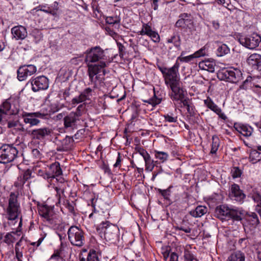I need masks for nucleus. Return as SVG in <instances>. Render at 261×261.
Listing matches in <instances>:
<instances>
[{
  "mask_svg": "<svg viewBox=\"0 0 261 261\" xmlns=\"http://www.w3.org/2000/svg\"><path fill=\"white\" fill-rule=\"evenodd\" d=\"M231 174L233 178H238L242 174V170L237 167H234L231 169Z\"/></svg>",
  "mask_w": 261,
  "mask_h": 261,
  "instance_id": "6e6d98bb",
  "label": "nucleus"
},
{
  "mask_svg": "<svg viewBox=\"0 0 261 261\" xmlns=\"http://www.w3.org/2000/svg\"><path fill=\"white\" fill-rule=\"evenodd\" d=\"M234 127L239 133H240L245 137L250 136L253 132V128L247 124H235Z\"/></svg>",
  "mask_w": 261,
  "mask_h": 261,
  "instance_id": "4be33fe9",
  "label": "nucleus"
},
{
  "mask_svg": "<svg viewBox=\"0 0 261 261\" xmlns=\"http://www.w3.org/2000/svg\"><path fill=\"white\" fill-rule=\"evenodd\" d=\"M67 233L68 239L72 245L81 247L85 244L84 233L79 227L71 226Z\"/></svg>",
  "mask_w": 261,
  "mask_h": 261,
  "instance_id": "20e7f679",
  "label": "nucleus"
},
{
  "mask_svg": "<svg viewBox=\"0 0 261 261\" xmlns=\"http://www.w3.org/2000/svg\"><path fill=\"white\" fill-rule=\"evenodd\" d=\"M18 122H19L18 121H9L7 123L8 127L9 128H14L15 129L17 126Z\"/></svg>",
  "mask_w": 261,
  "mask_h": 261,
  "instance_id": "e2e57ef3",
  "label": "nucleus"
},
{
  "mask_svg": "<svg viewBox=\"0 0 261 261\" xmlns=\"http://www.w3.org/2000/svg\"><path fill=\"white\" fill-rule=\"evenodd\" d=\"M30 84L32 86V90L35 92L46 90L49 86L48 79L43 75L31 79L28 82L27 85Z\"/></svg>",
  "mask_w": 261,
  "mask_h": 261,
  "instance_id": "9b49d317",
  "label": "nucleus"
},
{
  "mask_svg": "<svg viewBox=\"0 0 261 261\" xmlns=\"http://www.w3.org/2000/svg\"><path fill=\"white\" fill-rule=\"evenodd\" d=\"M53 130L48 127L30 129L29 136L35 140H42L46 137L50 136Z\"/></svg>",
  "mask_w": 261,
  "mask_h": 261,
  "instance_id": "2eb2a0df",
  "label": "nucleus"
},
{
  "mask_svg": "<svg viewBox=\"0 0 261 261\" xmlns=\"http://www.w3.org/2000/svg\"><path fill=\"white\" fill-rule=\"evenodd\" d=\"M104 29L106 32V34L111 36L113 39L116 40L119 35L116 32L114 27L111 25H106L104 27Z\"/></svg>",
  "mask_w": 261,
  "mask_h": 261,
  "instance_id": "4c0bfd02",
  "label": "nucleus"
},
{
  "mask_svg": "<svg viewBox=\"0 0 261 261\" xmlns=\"http://www.w3.org/2000/svg\"><path fill=\"white\" fill-rule=\"evenodd\" d=\"M15 129L18 131L29 135L30 129L28 127L25 128L23 124L19 122H18L17 126L15 128Z\"/></svg>",
  "mask_w": 261,
  "mask_h": 261,
  "instance_id": "13d9d810",
  "label": "nucleus"
},
{
  "mask_svg": "<svg viewBox=\"0 0 261 261\" xmlns=\"http://www.w3.org/2000/svg\"><path fill=\"white\" fill-rule=\"evenodd\" d=\"M15 233L13 232H8L4 237V242L8 245L13 244L15 241V237H14Z\"/></svg>",
  "mask_w": 261,
  "mask_h": 261,
  "instance_id": "c03bdc74",
  "label": "nucleus"
},
{
  "mask_svg": "<svg viewBox=\"0 0 261 261\" xmlns=\"http://www.w3.org/2000/svg\"><path fill=\"white\" fill-rule=\"evenodd\" d=\"M178 256L175 253H172L170 256V261H178Z\"/></svg>",
  "mask_w": 261,
  "mask_h": 261,
  "instance_id": "774afa93",
  "label": "nucleus"
},
{
  "mask_svg": "<svg viewBox=\"0 0 261 261\" xmlns=\"http://www.w3.org/2000/svg\"><path fill=\"white\" fill-rule=\"evenodd\" d=\"M219 146L220 140L219 138L216 136H213L211 153L212 154L216 153Z\"/></svg>",
  "mask_w": 261,
  "mask_h": 261,
  "instance_id": "58836bf2",
  "label": "nucleus"
},
{
  "mask_svg": "<svg viewBox=\"0 0 261 261\" xmlns=\"http://www.w3.org/2000/svg\"><path fill=\"white\" fill-rule=\"evenodd\" d=\"M207 212V208L206 206L199 205L195 210H192L189 212L190 215L195 218L201 217Z\"/></svg>",
  "mask_w": 261,
  "mask_h": 261,
  "instance_id": "c85d7f7f",
  "label": "nucleus"
},
{
  "mask_svg": "<svg viewBox=\"0 0 261 261\" xmlns=\"http://www.w3.org/2000/svg\"><path fill=\"white\" fill-rule=\"evenodd\" d=\"M62 174V171L60 167V163L58 162L48 166V170H46L42 176L44 179H47L49 182H51L53 179H58L56 177H58Z\"/></svg>",
  "mask_w": 261,
  "mask_h": 261,
  "instance_id": "9d476101",
  "label": "nucleus"
},
{
  "mask_svg": "<svg viewBox=\"0 0 261 261\" xmlns=\"http://www.w3.org/2000/svg\"><path fill=\"white\" fill-rule=\"evenodd\" d=\"M146 170L151 171L154 167V161L151 159V156L144 160Z\"/></svg>",
  "mask_w": 261,
  "mask_h": 261,
  "instance_id": "3c124183",
  "label": "nucleus"
},
{
  "mask_svg": "<svg viewBox=\"0 0 261 261\" xmlns=\"http://www.w3.org/2000/svg\"><path fill=\"white\" fill-rule=\"evenodd\" d=\"M30 36L32 38L33 42L37 44L43 38V34L41 31L38 29H33L30 34Z\"/></svg>",
  "mask_w": 261,
  "mask_h": 261,
  "instance_id": "7c9ffc66",
  "label": "nucleus"
},
{
  "mask_svg": "<svg viewBox=\"0 0 261 261\" xmlns=\"http://www.w3.org/2000/svg\"><path fill=\"white\" fill-rule=\"evenodd\" d=\"M249 159L251 162L255 164L261 160V153L255 149L251 150Z\"/></svg>",
  "mask_w": 261,
  "mask_h": 261,
  "instance_id": "72a5a7b5",
  "label": "nucleus"
},
{
  "mask_svg": "<svg viewBox=\"0 0 261 261\" xmlns=\"http://www.w3.org/2000/svg\"><path fill=\"white\" fill-rule=\"evenodd\" d=\"M161 101V98H158L156 96L155 91L154 90L153 97L147 100H145L144 102L151 105L152 107H155L156 105L160 104Z\"/></svg>",
  "mask_w": 261,
  "mask_h": 261,
  "instance_id": "a18cd8bd",
  "label": "nucleus"
},
{
  "mask_svg": "<svg viewBox=\"0 0 261 261\" xmlns=\"http://www.w3.org/2000/svg\"><path fill=\"white\" fill-rule=\"evenodd\" d=\"M18 150L12 145L5 144L0 148V163H10L17 157Z\"/></svg>",
  "mask_w": 261,
  "mask_h": 261,
  "instance_id": "39448f33",
  "label": "nucleus"
},
{
  "mask_svg": "<svg viewBox=\"0 0 261 261\" xmlns=\"http://www.w3.org/2000/svg\"><path fill=\"white\" fill-rule=\"evenodd\" d=\"M252 198L254 201L257 203L256 206L261 205V196L258 193H255L253 195Z\"/></svg>",
  "mask_w": 261,
  "mask_h": 261,
  "instance_id": "680f3d73",
  "label": "nucleus"
},
{
  "mask_svg": "<svg viewBox=\"0 0 261 261\" xmlns=\"http://www.w3.org/2000/svg\"><path fill=\"white\" fill-rule=\"evenodd\" d=\"M38 8H39L38 10L47 13H49L53 15L56 14V11L55 9L47 7L45 5H40Z\"/></svg>",
  "mask_w": 261,
  "mask_h": 261,
  "instance_id": "603ef678",
  "label": "nucleus"
},
{
  "mask_svg": "<svg viewBox=\"0 0 261 261\" xmlns=\"http://www.w3.org/2000/svg\"><path fill=\"white\" fill-rule=\"evenodd\" d=\"M37 71L36 67L32 64L24 65L19 67L17 70V78L19 81H23L29 76L34 74Z\"/></svg>",
  "mask_w": 261,
  "mask_h": 261,
  "instance_id": "4468645a",
  "label": "nucleus"
},
{
  "mask_svg": "<svg viewBox=\"0 0 261 261\" xmlns=\"http://www.w3.org/2000/svg\"><path fill=\"white\" fill-rule=\"evenodd\" d=\"M229 196L232 200L242 203L246 197V195L240 189L239 185L233 184L231 185Z\"/></svg>",
  "mask_w": 261,
  "mask_h": 261,
  "instance_id": "f3484780",
  "label": "nucleus"
},
{
  "mask_svg": "<svg viewBox=\"0 0 261 261\" xmlns=\"http://www.w3.org/2000/svg\"><path fill=\"white\" fill-rule=\"evenodd\" d=\"M99 227L105 230L104 236L107 241H113L117 237V228L115 225H112L109 222H102L99 225Z\"/></svg>",
  "mask_w": 261,
  "mask_h": 261,
  "instance_id": "ddd939ff",
  "label": "nucleus"
},
{
  "mask_svg": "<svg viewBox=\"0 0 261 261\" xmlns=\"http://www.w3.org/2000/svg\"><path fill=\"white\" fill-rule=\"evenodd\" d=\"M185 55L184 51H182L181 55L178 57L177 60L182 62H189L196 58L194 54L188 56H184Z\"/></svg>",
  "mask_w": 261,
  "mask_h": 261,
  "instance_id": "09e8293b",
  "label": "nucleus"
},
{
  "mask_svg": "<svg viewBox=\"0 0 261 261\" xmlns=\"http://www.w3.org/2000/svg\"><path fill=\"white\" fill-rule=\"evenodd\" d=\"M105 21L108 24L114 27L116 30L120 28V18L117 15L107 16Z\"/></svg>",
  "mask_w": 261,
  "mask_h": 261,
  "instance_id": "a878e982",
  "label": "nucleus"
},
{
  "mask_svg": "<svg viewBox=\"0 0 261 261\" xmlns=\"http://www.w3.org/2000/svg\"><path fill=\"white\" fill-rule=\"evenodd\" d=\"M121 162V158L120 156V153L119 152H118L116 162L115 164L114 165V167H118L120 166Z\"/></svg>",
  "mask_w": 261,
  "mask_h": 261,
  "instance_id": "338daca9",
  "label": "nucleus"
},
{
  "mask_svg": "<svg viewBox=\"0 0 261 261\" xmlns=\"http://www.w3.org/2000/svg\"><path fill=\"white\" fill-rule=\"evenodd\" d=\"M86 105L84 103L80 105L76 109L75 111L71 112L74 116H75L79 119H81V117L83 115L85 111Z\"/></svg>",
  "mask_w": 261,
  "mask_h": 261,
  "instance_id": "ea45409f",
  "label": "nucleus"
},
{
  "mask_svg": "<svg viewBox=\"0 0 261 261\" xmlns=\"http://www.w3.org/2000/svg\"><path fill=\"white\" fill-rule=\"evenodd\" d=\"M19 111V107L18 105L14 103V100L9 98L4 101L0 106V118L1 122L4 121L5 115H16Z\"/></svg>",
  "mask_w": 261,
  "mask_h": 261,
  "instance_id": "423d86ee",
  "label": "nucleus"
},
{
  "mask_svg": "<svg viewBox=\"0 0 261 261\" xmlns=\"http://www.w3.org/2000/svg\"><path fill=\"white\" fill-rule=\"evenodd\" d=\"M184 261H198L193 253L188 249H185L184 252Z\"/></svg>",
  "mask_w": 261,
  "mask_h": 261,
  "instance_id": "49530a36",
  "label": "nucleus"
},
{
  "mask_svg": "<svg viewBox=\"0 0 261 261\" xmlns=\"http://www.w3.org/2000/svg\"><path fill=\"white\" fill-rule=\"evenodd\" d=\"M171 90L169 95L173 101L182 100L184 98L185 92L180 87V83L168 86Z\"/></svg>",
  "mask_w": 261,
  "mask_h": 261,
  "instance_id": "dca6fc26",
  "label": "nucleus"
},
{
  "mask_svg": "<svg viewBox=\"0 0 261 261\" xmlns=\"http://www.w3.org/2000/svg\"><path fill=\"white\" fill-rule=\"evenodd\" d=\"M153 31L152 30L151 27L147 23H143L141 30L139 32L140 35H147L149 36Z\"/></svg>",
  "mask_w": 261,
  "mask_h": 261,
  "instance_id": "79ce46f5",
  "label": "nucleus"
},
{
  "mask_svg": "<svg viewBox=\"0 0 261 261\" xmlns=\"http://www.w3.org/2000/svg\"><path fill=\"white\" fill-rule=\"evenodd\" d=\"M72 142L73 139L69 137L66 136L62 141L60 150L67 151L70 149L72 147Z\"/></svg>",
  "mask_w": 261,
  "mask_h": 261,
  "instance_id": "2f4dec72",
  "label": "nucleus"
},
{
  "mask_svg": "<svg viewBox=\"0 0 261 261\" xmlns=\"http://www.w3.org/2000/svg\"><path fill=\"white\" fill-rule=\"evenodd\" d=\"M164 117L166 122L174 123L176 122L177 121V116L172 113L164 115Z\"/></svg>",
  "mask_w": 261,
  "mask_h": 261,
  "instance_id": "864d4df0",
  "label": "nucleus"
},
{
  "mask_svg": "<svg viewBox=\"0 0 261 261\" xmlns=\"http://www.w3.org/2000/svg\"><path fill=\"white\" fill-rule=\"evenodd\" d=\"M12 39L16 40H24L28 36L27 29L21 25L13 27L11 30Z\"/></svg>",
  "mask_w": 261,
  "mask_h": 261,
  "instance_id": "a211bd4d",
  "label": "nucleus"
},
{
  "mask_svg": "<svg viewBox=\"0 0 261 261\" xmlns=\"http://www.w3.org/2000/svg\"><path fill=\"white\" fill-rule=\"evenodd\" d=\"M218 77L221 81H225L232 83H238L243 79L242 71L233 67L223 68L219 71Z\"/></svg>",
  "mask_w": 261,
  "mask_h": 261,
  "instance_id": "f03ea898",
  "label": "nucleus"
},
{
  "mask_svg": "<svg viewBox=\"0 0 261 261\" xmlns=\"http://www.w3.org/2000/svg\"><path fill=\"white\" fill-rule=\"evenodd\" d=\"M45 114L40 112H23L22 114V118L23 122L29 124V127L38 126L40 123V119H44Z\"/></svg>",
  "mask_w": 261,
  "mask_h": 261,
  "instance_id": "0eeeda50",
  "label": "nucleus"
},
{
  "mask_svg": "<svg viewBox=\"0 0 261 261\" xmlns=\"http://www.w3.org/2000/svg\"><path fill=\"white\" fill-rule=\"evenodd\" d=\"M248 63L254 68L261 70V55L258 54H251L247 59Z\"/></svg>",
  "mask_w": 261,
  "mask_h": 261,
  "instance_id": "412c9836",
  "label": "nucleus"
},
{
  "mask_svg": "<svg viewBox=\"0 0 261 261\" xmlns=\"http://www.w3.org/2000/svg\"><path fill=\"white\" fill-rule=\"evenodd\" d=\"M248 220L250 222V224L254 226H256L259 223V219L255 213H252L251 215L248 217Z\"/></svg>",
  "mask_w": 261,
  "mask_h": 261,
  "instance_id": "8fccbe9b",
  "label": "nucleus"
},
{
  "mask_svg": "<svg viewBox=\"0 0 261 261\" xmlns=\"http://www.w3.org/2000/svg\"><path fill=\"white\" fill-rule=\"evenodd\" d=\"M31 171L30 170H25L19 175L17 181L15 182V186L17 187L23 186L25 182L31 178Z\"/></svg>",
  "mask_w": 261,
  "mask_h": 261,
  "instance_id": "b1692460",
  "label": "nucleus"
},
{
  "mask_svg": "<svg viewBox=\"0 0 261 261\" xmlns=\"http://www.w3.org/2000/svg\"><path fill=\"white\" fill-rule=\"evenodd\" d=\"M230 208L227 206L222 205L217 209V214L218 217L222 220H227L229 217V212Z\"/></svg>",
  "mask_w": 261,
  "mask_h": 261,
  "instance_id": "393cba45",
  "label": "nucleus"
},
{
  "mask_svg": "<svg viewBox=\"0 0 261 261\" xmlns=\"http://www.w3.org/2000/svg\"><path fill=\"white\" fill-rule=\"evenodd\" d=\"M172 186H170L166 190H162L161 189H158V192L165 199L169 200V197L171 194V189Z\"/></svg>",
  "mask_w": 261,
  "mask_h": 261,
  "instance_id": "de8ad7c7",
  "label": "nucleus"
},
{
  "mask_svg": "<svg viewBox=\"0 0 261 261\" xmlns=\"http://www.w3.org/2000/svg\"><path fill=\"white\" fill-rule=\"evenodd\" d=\"M179 67V64L176 61L172 67L168 68V71L164 77L167 86L180 83L178 73Z\"/></svg>",
  "mask_w": 261,
  "mask_h": 261,
  "instance_id": "1a4fd4ad",
  "label": "nucleus"
},
{
  "mask_svg": "<svg viewBox=\"0 0 261 261\" xmlns=\"http://www.w3.org/2000/svg\"><path fill=\"white\" fill-rule=\"evenodd\" d=\"M33 155L36 158H40L41 156V153L40 151L38 149H33L32 150Z\"/></svg>",
  "mask_w": 261,
  "mask_h": 261,
  "instance_id": "69168bd1",
  "label": "nucleus"
},
{
  "mask_svg": "<svg viewBox=\"0 0 261 261\" xmlns=\"http://www.w3.org/2000/svg\"><path fill=\"white\" fill-rule=\"evenodd\" d=\"M148 36L150 37L154 42L157 43L160 40V37L159 34L154 31Z\"/></svg>",
  "mask_w": 261,
  "mask_h": 261,
  "instance_id": "bf43d9fd",
  "label": "nucleus"
},
{
  "mask_svg": "<svg viewBox=\"0 0 261 261\" xmlns=\"http://www.w3.org/2000/svg\"><path fill=\"white\" fill-rule=\"evenodd\" d=\"M52 259H54L57 261H61L62 259V258L60 256V253L59 252L53 254L49 260H51Z\"/></svg>",
  "mask_w": 261,
  "mask_h": 261,
  "instance_id": "0e129e2a",
  "label": "nucleus"
},
{
  "mask_svg": "<svg viewBox=\"0 0 261 261\" xmlns=\"http://www.w3.org/2000/svg\"><path fill=\"white\" fill-rule=\"evenodd\" d=\"M38 212L40 216L49 224L53 225L56 223L55 220L56 215L54 211L53 207L47 205H42L39 206Z\"/></svg>",
  "mask_w": 261,
  "mask_h": 261,
  "instance_id": "f8f14e48",
  "label": "nucleus"
},
{
  "mask_svg": "<svg viewBox=\"0 0 261 261\" xmlns=\"http://www.w3.org/2000/svg\"><path fill=\"white\" fill-rule=\"evenodd\" d=\"M54 188L57 192L56 197L58 198V202L60 203L61 194H63L64 193L66 188V184L64 182H61V183L54 187Z\"/></svg>",
  "mask_w": 261,
  "mask_h": 261,
  "instance_id": "f704fd0d",
  "label": "nucleus"
},
{
  "mask_svg": "<svg viewBox=\"0 0 261 261\" xmlns=\"http://www.w3.org/2000/svg\"><path fill=\"white\" fill-rule=\"evenodd\" d=\"M207 50L205 46L202 47L198 50L196 51L194 53V56L195 58H199L201 57H203L206 55Z\"/></svg>",
  "mask_w": 261,
  "mask_h": 261,
  "instance_id": "4d7b16f0",
  "label": "nucleus"
},
{
  "mask_svg": "<svg viewBox=\"0 0 261 261\" xmlns=\"http://www.w3.org/2000/svg\"><path fill=\"white\" fill-rule=\"evenodd\" d=\"M181 38L179 34L174 33L170 38L167 39V43H172L178 49H181Z\"/></svg>",
  "mask_w": 261,
  "mask_h": 261,
  "instance_id": "cd10ccee",
  "label": "nucleus"
},
{
  "mask_svg": "<svg viewBox=\"0 0 261 261\" xmlns=\"http://www.w3.org/2000/svg\"><path fill=\"white\" fill-rule=\"evenodd\" d=\"M227 261H245V255L240 251H236L228 257Z\"/></svg>",
  "mask_w": 261,
  "mask_h": 261,
  "instance_id": "c756f323",
  "label": "nucleus"
},
{
  "mask_svg": "<svg viewBox=\"0 0 261 261\" xmlns=\"http://www.w3.org/2000/svg\"><path fill=\"white\" fill-rule=\"evenodd\" d=\"M154 156L163 163L166 161L169 157V155L167 152L157 150L154 151Z\"/></svg>",
  "mask_w": 261,
  "mask_h": 261,
  "instance_id": "a19ab883",
  "label": "nucleus"
},
{
  "mask_svg": "<svg viewBox=\"0 0 261 261\" xmlns=\"http://www.w3.org/2000/svg\"><path fill=\"white\" fill-rule=\"evenodd\" d=\"M188 14L184 13L180 16L179 19L175 23V26L177 28H185L188 24L186 23L188 20L186 18L188 17Z\"/></svg>",
  "mask_w": 261,
  "mask_h": 261,
  "instance_id": "e433bc0d",
  "label": "nucleus"
},
{
  "mask_svg": "<svg viewBox=\"0 0 261 261\" xmlns=\"http://www.w3.org/2000/svg\"><path fill=\"white\" fill-rule=\"evenodd\" d=\"M204 103L207 108L214 112H220L219 107L214 103L210 97H207L206 99L204 100Z\"/></svg>",
  "mask_w": 261,
  "mask_h": 261,
  "instance_id": "473e14b6",
  "label": "nucleus"
},
{
  "mask_svg": "<svg viewBox=\"0 0 261 261\" xmlns=\"http://www.w3.org/2000/svg\"><path fill=\"white\" fill-rule=\"evenodd\" d=\"M135 150L137 153H138L143 157L144 161L150 156L147 151L144 148L140 146H136L135 148Z\"/></svg>",
  "mask_w": 261,
  "mask_h": 261,
  "instance_id": "37998d69",
  "label": "nucleus"
},
{
  "mask_svg": "<svg viewBox=\"0 0 261 261\" xmlns=\"http://www.w3.org/2000/svg\"><path fill=\"white\" fill-rule=\"evenodd\" d=\"M87 261H100L95 250H90L87 256Z\"/></svg>",
  "mask_w": 261,
  "mask_h": 261,
  "instance_id": "5fc2aeb1",
  "label": "nucleus"
},
{
  "mask_svg": "<svg viewBox=\"0 0 261 261\" xmlns=\"http://www.w3.org/2000/svg\"><path fill=\"white\" fill-rule=\"evenodd\" d=\"M7 218L9 220L17 219L20 213V204L18 201V194L11 192L8 197V205L6 209Z\"/></svg>",
  "mask_w": 261,
  "mask_h": 261,
  "instance_id": "7ed1b4c3",
  "label": "nucleus"
},
{
  "mask_svg": "<svg viewBox=\"0 0 261 261\" xmlns=\"http://www.w3.org/2000/svg\"><path fill=\"white\" fill-rule=\"evenodd\" d=\"M85 61L87 64L89 80L94 87H96L98 83L105 80V68L109 65V59L101 48L95 46L86 51Z\"/></svg>",
  "mask_w": 261,
  "mask_h": 261,
  "instance_id": "f257e3e1",
  "label": "nucleus"
},
{
  "mask_svg": "<svg viewBox=\"0 0 261 261\" xmlns=\"http://www.w3.org/2000/svg\"><path fill=\"white\" fill-rule=\"evenodd\" d=\"M93 92V90L91 88H86L79 96L74 97L72 99V105H73V107H75V105L80 103L89 100L92 95Z\"/></svg>",
  "mask_w": 261,
  "mask_h": 261,
  "instance_id": "6ab92c4d",
  "label": "nucleus"
},
{
  "mask_svg": "<svg viewBox=\"0 0 261 261\" xmlns=\"http://www.w3.org/2000/svg\"><path fill=\"white\" fill-rule=\"evenodd\" d=\"M64 127L65 128H74L76 126L77 122L80 121L72 113H69L67 115L64 116Z\"/></svg>",
  "mask_w": 261,
  "mask_h": 261,
  "instance_id": "aec40b11",
  "label": "nucleus"
},
{
  "mask_svg": "<svg viewBox=\"0 0 261 261\" xmlns=\"http://www.w3.org/2000/svg\"><path fill=\"white\" fill-rule=\"evenodd\" d=\"M242 211L239 208H230L228 220L231 219L234 221H240L242 219Z\"/></svg>",
  "mask_w": 261,
  "mask_h": 261,
  "instance_id": "bb28decb",
  "label": "nucleus"
},
{
  "mask_svg": "<svg viewBox=\"0 0 261 261\" xmlns=\"http://www.w3.org/2000/svg\"><path fill=\"white\" fill-rule=\"evenodd\" d=\"M229 48L225 44L219 45L217 49V55L219 57H222L229 54Z\"/></svg>",
  "mask_w": 261,
  "mask_h": 261,
  "instance_id": "c9c22d12",
  "label": "nucleus"
},
{
  "mask_svg": "<svg viewBox=\"0 0 261 261\" xmlns=\"http://www.w3.org/2000/svg\"><path fill=\"white\" fill-rule=\"evenodd\" d=\"M22 249L23 248L15 247L16 257L18 261H22L21 258L23 256Z\"/></svg>",
  "mask_w": 261,
  "mask_h": 261,
  "instance_id": "052dcab7",
  "label": "nucleus"
},
{
  "mask_svg": "<svg viewBox=\"0 0 261 261\" xmlns=\"http://www.w3.org/2000/svg\"><path fill=\"white\" fill-rule=\"evenodd\" d=\"M216 63L213 60H207L201 61L199 63V68L203 70H206L210 72L215 71Z\"/></svg>",
  "mask_w": 261,
  "mask_h": 261,
  "instance_id": "5701e85b",
  "label": "nucleus"
},
{
  "mask_svg": "<svg viewBox=\"0 0 261 261\" xmlns=\"http://www.w3.org/2000/svg\"><path fill=\"white\" fill-rule=\"evenodd\" d=\"M239 41L244 46L253 49L259 45L261 38L258 34L253 33L250 35L241 36L239 39Z\"/></svg>",
  "mask_w": 261,
  "mask_h": 261,
  "instance_id": "6e6552de",
  "label": "nucleus"
}]
</instances>
